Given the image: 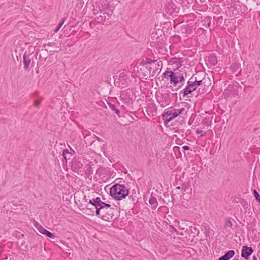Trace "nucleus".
Instances as JSON below:
<instances>
[{
  "label": "nucleus",
  "mask_w": 260,
  "mask_h": 260,
  "mask_svg": "<svg viewBox=\"0 0 260 260\" xmlns=\"http://www.w3.org/2000/svg\"><path fill=\"white\" fill-rule=\"evenodd\" d=\"M40 102L39 101H36V102H35V106H36V107H38V106H39V105H40Z\"/></svg>",
  "instance_id": "29"
},
{
  "label": "nucleus",
  "mask_w": 260,
  "mask_h": 260,
  "mask_svg": "<svg viewBox=\"0 0 260 260\" xmlns=\"http://www.w3.org/2000/svg\"><path fill=\"white\" fill-rule=\"evenodd\" d=\"M108 105L109 108L111 109V110L115 111L116 114H117V115L119 114V110L118 109H117L114 105L110 103H108Z\"/></svg>",
  "instance_id": "19"
},
{
  "label": "nucleus",
  "mask_w": 260,
  "mask_h": 260,
  "mask_svg": "<svg viewBox=\"0 0 260 260\" xmlns=\"http://www.w3.org/2000/svg\"><path fill=\"white\" fill-rule=\"evenodd\" d=\"M157 60H152L150 58H147L144 62H143V65L146 66V68H148V66H151V63H153V62H155Z\"/></svg>",
  "instance_id": "17"
},
{
  "label": "nucleus",
  "mask_w": 260,
  "mask_h": 260,
  "mask_svg": "<svg viewBox=\"0 0 260 260\" xmlns=\"http://www.w3.org/2000/svg\"><path fill=\"white\" fill-rule=\"evenodd\" d=\"M252 260H257V258H256V257L255 256H253Z\"/></svg>",
  "instance_id": "30"
},
{
  "label": "nucleus",
  "mask_w": 260,
  "mask_h": 260,
  "mask_svg": "<svg viewBox=\"0 0 260 260\" xmlns=\"http://www.w3.org/2000/svg\"><path fill=\"white\" fill-rule=\"evenodd\" d=\"M176 189H180V186H177L176 187Z\"/></svg>",
  "instance_id": "33"
},
{
  "label": "nucleus",
  "mask_w": 260,
  "mask_h": 260,
  "mask_svg": "<svg viewBox=\"0 0 260 260\" xmlns=\"http://www.w3.org/2000/svg\"><path fill=\"white\" fill-rule=\"evenodd\" d=\"M235 260H239V259H235Z\"/></svg>",
  "instance_id": "35"
},
{
  "label": "nucleus",
  "mask_w": 260,
  "mask_h": 260,
  "mask_svg": "<svg viewBox=\"0 0 260 260\" xmlns=\"http://www.w3.org/2000/svg\"><path fill=\"white\" fill-rule=\"evenodd\" d=\"M120 77H121V84L124 85L126 81V79L127 78V74L125 73L122 72L120 75Z\"/></svg>",
  "instance_id": "18"
},
{
  "label": "nucleus",
  "mask_w": 260,
  "mask_h": 260,
  "mask_svg": "<svg viewBox=\"0 0 260 260\" xmlns=\"http://www.w3.org/2000/svg\"><path fill=\"white\" fill-rule=\"evenodd\" d=\"M202 84V81H197L196 79L193 80L192 77L187 82V86L183 90V96L190 94L192 92L196 90L198 87Z\"/></svg>",
  "instance_id": "2"
},
{
  "label": "nucleus",
  "mask_w": 260,
  "mask_h": 260,
  "mask_svg": "<svg viewBox=\"0 0 260 260\" xmlns=\"http://www.w3.org/2000/svg\"><path fill=\"white\" fill-rule=\"evenodd\" d=\"M178 78L179 79V82H183L185 80V79H184L183 75H182L180 73H178Z\"/></svg>",
  "instance_id": "25"
},
{
  "label": "nucleus",
  "mask_w": 260,
  "mask_h": 260,
  "mask_svg": "<svg viewBox=\"0 0 260 260\" xmlns=\"http://www.w3.org/2000/svg\"><path fill=\"white\" fill-rule=\"evenodd\" d=\"M162 68V63L161 60L153 62L151 66H148L147 69L148 70L149 76H153L156 73H159Z\"/></svg>",
  "instance_id": "3"
},
{
  "label": "nucleus",
  "mask_w": 260,
  "mask_h": 260,
  "mask_svg": "<svg viewBox=\"0 0 260 260\" xmlns=\"http://www.w3.org/2000/svg\"><path fill=\"white\" fill-rule=\"evenodd\" d=\"M110 207H107V206H104L103 207L100 208V206H99V208H98L96 209V216H98L99 217H101L102 219V216L105 215L106 211Z\"/></svg>",
  "instance_id": "12"
},
{
  "label": "nucleus",
  "mask_w": 260,
  "mask_h": 260,
  "mask_svg": "<svg viewBox=\"0 0 260 260\" xmlns=\"http://www.w3.org/2000/svg\"><path fill=\"white\" fill-rule=\"evenodd\" d=\"M225 225L227 227L232 228L233 226L232 221L230 219H227L225 222Z\"/></svg>",
  "instance_id": "24"
},
{
  "label": "nucleus",
  "mask_w": 260,
  "mask_h": 260,
  "mask_svg": "<svg viewBox=\"0 0 260 260\" xmlns=\"http://www.w3.org/2000/svg\"><path fill=\"white\" fill-rule=\"evenodd\" d=\"M253 251V250L251 247L244 246L242 249L241 256L245 259H248Z\"/></svg>",
  "instance_id": "5"
},
{
  "label": "nucleus",
  "mask_w": 260,
  "mask_h": 260,
  "mask_svg": "<svg viewBox=\"0 0 260 260\" xmlns=\"http://www.w3.org/2000/svg\"><path fill=\"white\" fill-rule=\"evenodd\" d=\"M67 154H70V153L69 152V151L67 149H65L63 150L62 152V155L63 156L64 159L66 160L67 159Z\"/></svg>",
  "instance_id": "23"
},
{
  "label": "nucleus",
  "mask_w": 260,
  "mask_h": 260,
  "mask_svg": "<svg viewBox=\"0 0 260 260\" xmlns=\"http://www.w3.org/2000/svg\"><path fill=\"white\" fill-rule=\"evenodd\" d=\"M35 226L37 229L38 231L41 234L50 238L52 239H54L55 236L53 234L51 233L48 230L44 229L42 225L39 224L38 223H35L34 224Z\"/></svg>",
  "instance_id": "4"
},
{
  "label": "nucleus",
  "mask_w": 260,
  "mask_h": 260,
  "mask_svg": "<svg viewBox=\"0 0 260 260\" xmlns=\"http://www.w3.org/2000/svg\"><path fill=\"white\" fill-rule=\"evenodd\" d=\"M170 78V83L173 84L174 85H177L179 83L178 73H174L171 71V74L169 75Z\"/></svg>",
  "instance_id": "8"
},
{
  "label": "nucleus",
  "mask_w": 260,
  "mask_h": 260,
  "mask_svg": "<svg viewBox=\"0 0 260 260\" xmlns=\"http://www.w3.org/2000/svg\"><path fill=\"white\" fill-rule=\"evenodd\" d=\"M171 71H166L164 74V77H165L166 78H168L169 77V75L171 74Z\"/></svg>",
  "instance_id": "26"
},
{
  "label": "nucleus",
  "mask_w": 260,
  "mask_h": 260,
  "mask_svg": "<svg viewBox=\"0 0 260 260\" xmlns=\"http://www.w3.org/2000/svg\"><path fill=\"white\" fill-rule=\"evenodd\" d=\"M182 148L186 150L189 149V147L188 146H183Z\"/></svg>",
  "instance_id": "28"
},
{
  "label": "nucleus",
  "mask_w": 260,
  "mask_h": 260,
  "mask_svg": "<svg viewBox=\"0 0 260 260\" xmlns=\"http://www.w3.org/2000/svg\"><path fill=\"white\" fill-rule=\"evenodd\" d=\"M237 85H229L228 89L225 91H226L227 92L231 91V93L234 94L237 89Z\"/></svg>",
  "instance_id": "16"
},
{
  "label": "nucleus",
  "mask_w": 260,
  "mask_h": 260,
  "mask_svg": "<svg viewBox=\"0 0 260 260\" xmlns=\"http://www.w3.org/2000/svg\"><path fill=\"white\" fill-rule=\"evenodd\" d=\"M96 140H97L98 141H101V139L100 138L97 137V138H96Z\"/></svg>",
  "instance_id": "31"
},
{
  "label": "nucleus",
  "mask_w": 260,
  "mask_h": 260,
  "mask_svg": "<svg viewBox=\"0 0 260 260\" xmlns=\"http://www.w3.org/2000/svg\"><path fill=\"white\" fill-rule=\"evenodd\" d=\"M235 254L234 250H231L226 252L223 255L220 257L218 260H229L234 256Z\"/></svg>",
  "instance_id": "11"
},
{
  "label": "nucleus",
  "mask_w": 260,
  "mask_h": 260,
  "mask_svg": "<svg viewBox=\"0 0 260 260\" xmlns=\"http://www.w3.org/2000/svg\"><path fill=\"white\" fill-rule=\"evenodd\" d=\"M184 110V108H181L180 109H173V116H171L169 118L166 117L165 119V122L166 123H168L174 118L178 116L179 115L181 114Z\"/></svg>",
  "instance_id": "7"
},
{
  "label": "nucleus",
  "mask_w": 260,
  "mask_h": 260,
  "mask_svg": "<svg viewBox=\"0 0 260 260\" xmlns=\"http://www.w3.org/2000/svg\"><path fill=\"white\" fill-rule=\"evenodd\" d=\"M173 110H168L167 111H166L164 114H163V118L165 120V116H173Z\"/></svg>",
  "instance_id": "20"
},
{
  "label": "nucleus",
  "mask_w": 260,
  "mask_h": 260,
  "mask_svg": "<svg viewBox=\"0 0 260 260\" xmlns=\"http://www.w3.org/2000/svg\"><path fill=\"white\" fill-rule=\"evenodd\" d=\"M149 204L151 205L152 208L155 209L157 207V202L155 198L151 197L149 201Z\"/></svg>",
  "instance_id": "15"
},
{
  "label": "nucleus",
  "mask_w": 260,
  "mask_h": 260,
  "mask_svg": "<svg viewBox=\"0 0 260 260\" xmlns=\"http://www.w3.org/2000/svg\"><path fill=\"white\" fill-rule=\"evenodd\" d=\"M87 206V209L89 210V214H93L94 212L96 214V209L99 208V207L97 205L91 203H88Z\"/></svg>",
  "instance_id": "10"
},
{
  "label": "nucleus",
  "mask_w": 260,
  "mask_h": 260,
  "mask_svg": "<svg viewBox=\"0 0 260 260\" xmlns=\"http://www.w3.org/2000/svg\"><path fill=\"white\" fill-rule=\"evenodd\" d=\"M23 62L24 64V68L25 70H27L30 63V58L28 55H27L26 53H24L23 56Z\"/></svg>",
  "instance_id": "13"
},
{
  "label": "nucleus",
  "mask_w": 260,
  "mask_h": 260,
  "mask_svg": "<svg viewBox=\"0 0 260 260\" xmlns=\"http://www.w3.org/2000/svg\"><path fill=\"white\" fill-rule=\"evenodd\" d=\"M113 209L110 207L106 211L105 215L102 216V219L106 221H109L111 219L113 216Z\"/></svg>",
  "instance_id": "9"
},
{
  "label": "nucleus",
  "mask_w": 260,
  "mask_h": 260,
  "mask_svg": "<svg viewBox=\"0 0 260 260\" xmlns=\"http://www.w3.org/2000/svg\"><path fill=\"white\" fill-rule=\"evenodd\" d=\"M93 203L98 206H100V208L104 206H107V207H111V205L105 203L101 201V199L100 197H97L95 199H92V200H90L89 201V203Z\"/></svg>",
  "instance_id": "6"
},
{
  "label": "nucleus",
  "mask_w": 260,
  "mask_h": 260,
  "mask_svg": "<svg viewBox=\"0 0 260 260\" xmlns=\"http://www.w3.org/2000/svg\"><path fill=\"white\" fill-rule=\"evenodd\" d=\"M110 193L115 199L120 200L128 195V190L124 185L116 184L111 188Z\"/></svg>",
  "instance_id": "1"
},
{
  "label": "nucleus",
  "mask_w": 260,
  "mask_h": 260,
  "mask_svg": "<svg viewBox=\"0 0 260 260\" xmlns=\"http://www.w3.org/2000/svg\"><path fill=\"white\" fill-rule=\"evenodd\" d=\"M52 43H50V45L51 46H52Z\"/></svg>",
  "instance_id": "34"
},
{
  "label": "nucleus",
  "mask_w": 260,
  "mask_h": 260,
  "mask_svg": "<svg viewBox=\"0 0 260 260\" xmlns=\"http://www.w3.org/2000/svg\"><path fill=\"white\" fill-rule=\"evenodd\" d=\"M208 62L211 66H215L217 63V60L215 56L211 55L208 57Z\"/></svg>",
  "instance_id": "14"
},
{
  "label": "nucleus",
  "mask_w": 260,
  "mask_h": 260,
  "mask_svg": "<svg viewBox=\"0 0 260 260\" xmlns=\"http://www.w3.org/2000/svg\"><path fill=\"white\" fill-rule=\"evenodd\" d=\"M197 133L198 134H201V136H203L205 134V133H203V131L201 130V129H197Z\"/></svg>",
  "instance_id": "27"
},
{
  "label": "nucleus",
  "mask_w": 260,
  "mask_h": 260,
  "mask_svg": "<svg viewBox=\"0 0 260 260\" xmlns=\"http://www.w3.org/2000/svg\"><path fill=\"white\" fill-rule=\"evenodd\" d=\"M66 18L64 17L63 19H62V21L59 24L58 27L56 28V29L55 30V32H57L59 30V29L60 28V27H61V26L62 25V24L64 23V21L66 20Z\"/></svg>",
  "instance_id": "21"
},
{
  "label": "nucleus",
  "mask_w": 260,
  "mask_h": 260,
  "mask_svg": "<svg viewBox=\"0 0 260 260\" xmlns=\"http://www.w3.org/2000/svg\"><path fill=\"white\" fill-rule=\"evenodd\" d=\"M177 58H173V60H174V61H173V62L176 61V60H177Z\"/></svg>",
  "instance_id": "32"
},
{
  "label": "nucleus",
  "mask_w": 260,
  "mask_h": 260,
  "mask_svg": "<svg viewBox=\"0 0 260 260\" xmlns=\"http://www.w3.org/2000/svg\"><path fill=\"white\" fill-rule=\"evenodd\" d=\"M253 193H254V195L255 196L256 200L258 202H259L260 201V196L258 194L257 191L255 189L254 190Z\"/></svg>",
  "instance_id": "22"
}]
</instances>
